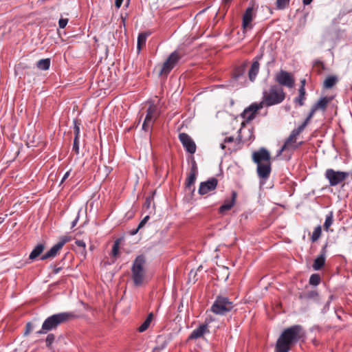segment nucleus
Returning a JSON list of instances; mask_svg holds the SVG:
<instances>
[{
	"label": "nucleus",
	"mask_w": 352,
	"mask_h": 352,
	"mask_svg": "<svg viewBox=\"0 0 352 352\" xmlns=\"http://www.w3.org/2000/svg\"><path fill=\"white\" fill-rule=\"evenodd\" d=\"M234 307L233 302L227 297L218 296L211 307V311L217 315H225Z\"/></svg>",
	"instance_id": "nucleus-5"
},
{
	"label": "nucleus",
	"mask_w": 352,
	"mask_h": 352,
	"mask_svg": "<svg viewBox=\"0 0 352 352\" xmlns=\"http://www.w3.org/2000/svg\"><path fill=\"white\" fill-rule=\"evenodd\" d=\"M151 197H147L146 199L145 205L146 206L147 208L149 207V206L151 204Z\"/></svg>",
	"instance_id": "nucleus-51"
},
{
	"label": "nucleus",
	"mask_w": 352,
	"mask_h": 352,
	"mask_svg": "<svg viewBox=\"0 0 352 352\" xmlns=\"http://www.w3.org/2000/svg\"><path fill=\"white\" fill-rule=\"evenodd\" d=\"M317 63L319 64L322 68H324V65L322 62L318 61Z\"/></svg>",
	"instance_id": "nucleus-58"
},
{
	"label": "nucleus",
	"mask_w": 352,
	"mask_h": 352,
	"mask_svg": "<svg viewBox=\"0 0 352 352\" xmlns=\"http://www.w3.org/2000/svg\"><path fill=\"white\" fill-rule=\"evenodd\" d=\"M54 340H55V336H54V334H52V333L48 334L45 339L46 346L47 347H50L52 344L54 342Z\"/></svg>",
	"instance_id": "nucleus-37"
},
{
	"label": "nucleus",
	"mask_w": 352,
	"mask_h": 352,
	"mask_svg": "<svg viewBox=\"0 0 352 352\" xmlns=\"http://www.w3.org/2000/svg\"><path fill=\"white\" fill-rule=\"evenodd\" d=\"M333 212L332 211L329 212V214L326 215L325 221L323 225L324 229L326 231H329L330 226L333 224Z\"/></svg>",
	"instance_id": "nucleus-30"
},
{
	"label": "nucleus",
	"mask_w": 352,
	"mask_h": 352,
	"mask_svg": "<svg viewBox=\"0 0 352 352\" xmlns=\"http://www.w3.org/2000/svg\"><path fill=\"white\" fill-rule=\"evenodd\" d=\"M206 333H209L208 324H201L192 331L188 339L196 340L200 338Z\"/></svg>",
	"instance_id": "nucleus-18"
},
{
	"label": "nucleus",
	"mask_w": 352,
	"mask_h": 352,
	"mask_svg": "<svg viewBox=\"0 0 352 352\" xmlns=\"http://www.w3.org/2000/svg\"><path fill=\"white\" fill-rule=\"evenodd\" d=\"M310 120H311V118H309V117H307L305 119V120L296 129L298 130L300 133H302L303 131V130L305 129V128L307 126V125Z\"/></svg>",
	"instance_id": "nucleus-40"
},
{
	"label": "nucleus",
	"mask_w": 352,
	"mask_h": 352,
	"mask_svg": "<svg viewBox=\"0 0 352 352\" xmlns=\"http://www.w3.org/2000/svg\"><path fill=\"white\" fill-rule=\"evenodd\" d=\"M119 248H120V239H117L114 241V243L112 247L111 255L113 257H117L119 254Z\"/></svg>",
	"instance_id": "nucleus-34"
},
{
	"label": "nucleus",
	"mask_w": 352,
	"mask_h": 352,
	"mask_svg": "<svg viewBox=\"0 0 352 352\" xmlns=\"http://www.w3.org/2000/svg\"><path fill=\"white\" fill-rule=\"evenodd\" d=\"M338 82V78L336 76H329L324 81V87L326 89L332 88Z\"/></svg>",
	"instance_id": "nucleus-28"
},
{
	"label": "nucleus",
	"mask_w": 352,
	"mask_h": 352,
	"mask_svg": "<svg viewBox=\"0 0 352 352\" xmlns=\"http://www.w3.org/2000/svg\"><path fill=\"white\" fill-rule=\"evenodd\" d=\"M259 65L258 60H255L252 63L248 73L249 78L251 81H254L255 80L259 71Z\"/></svg>",
	"instance_id": "nucleus-24"
},
{
	"label": "nucleus",
	"mask_w": 352,
	"mask_h": 352,
	"mask_svg": "<svg viewBox=\"0 0 352 352\" xmlns=\"http://www.w3.org/2000/svg\"><path fill=\"white\" fill-rule=\"evenodd\" d=\"M302 334V329L300 325H293L287 328L278 338L275 351L289 352L291 347L300 340Z\"/></svg>",
	"instance_id": "nucleus-1"
},
{
	"label": "nucleus",
	"mask_w": 352,
	"mask_h": 352,
	"mask_svg": "<svg viewBox=\"0 0 352 352\" xmlns=\"http://www.w3.org/2000/svg\"><path fill=\"white\" fill-rule=\"evenodd\" d=\"M69 236H62L60 241L54 245L49 251L41 257V260H46L51 258H54L58 254V252L63 248L64 245L69 241Z\"/></svg>",
	"instance_id": "nucleus-11"
},
{
	"label": "nucleus",
	"mask_w": 352,
	"mask_h": 352,
	"mask_svg": "<svg viewBox=\"0 0 352 352\" xmlns=\"http://www.w3.org/2000/svg\"><path fill=\"white\" fill-rule=\"evenodd\" d=\"M300 133L294 129L286 139L284 144L279 150L278 155H280L285 151H294L303 144V142H297V137Z\"/></svg>",
	"instance_id": "nucleus-9"
},
{
	"label": "nucleus",
	"mask_w": 352,
	"mask_h": 352,
	"mask_svg": "<svg viewBox=\"0 0 352 352\" xmlns=\"http://www.w3.org/2000/svg\"><path fill=\"white\" fill-rule=\"evenodd\" d=\"M149 219V216H146L144 217V219L140 221V223L138 225V228H142L145 223L147 222V221Z\"/></svg>",
	"instance_id": "nucleus-45"
},
{
	"label": "nucleus",
	"mask_w": 352,
	"mask_h": 352,
	"mask_svg": "<svg viewBox=\"0 0 352 352\" xmlns=\"http://www.w3.org/2000/svg\"><path fill=\"white\" fill-rule=\"evenodd\" d=\"M197 174V167L195 162H193L192 168L190 169V172L186 179V187L190 189L191 186L195 184L196 180V177Z\"/></svg>",
	"instance_id": "nucleus-20"
},
{
	"label": "nucleus",
	"mask_w": 352,
	"mask_h": 352,
	"mask_svg": "<svg viewBox=\"0 0 352 352\" xmlns=\"http://www.w3.org/2000/svg\"><path fill=\"white\" fill-rule=\"evenodd\" d=\"M262 108L263 107L260 102H254L244 109L241 116L245 122H250L255 118L257 111Z\"/></svg>",
	"instance_id": "nucleus-12"
},
{
	"label": "nucleus",
	"mask_w": 352,
	"mask_h": 352,
	"mask_svg": "<svg viewBox=\"0 0 352 352\" xmlns=\"http://www.w3.org/2000/svg\"><path fill=\"white\" fill-rule=\"evenodd\" d=\"M333 298V296H330L329 297V300L327 302L326 305H324V307H323L322 310V312L323 314H325L329 309V305H330V302H331V300Z\"/></svg>",
	"instance_id": "nucleus-43"
},
{
	"label": "nucleus",
	"mask_w": 352,
	"mask_h": 352,
	"mask_svg": "<svg viewBox=\"0 0 352 352\" xmlns=\"http://www.w3.org/2000/svg\"><path fill=\"white\" fill-rule=\"evenodd\" d=\"M45 249V245L43 243L36 245L29 255V259L34 261L41 254Z\"/></svg>",
	"instance_id": "nucleus-23"
},
{
	"label": "nucleus",
	"mask_w": 352,
	"mask_h": 352,
	"mask_svg": "<svg viewBox=\"0 0 352 352\" xmlns=\"http://www.w3.org/2000/svg\"><path fill=\"white\" fill-rule=\"evenodd\" d=\"M312 1L313 0H302V3L305 6H308V5H309L311 3Z\"/></svg>",
	"instance_id": "nucleus-52"
},
{
	"label": "nucleus",
	"mask_w": 352,
	"mask_h": 352,
	"mask_svg": "<svg viewBox=\"0 0 352 352\" xmlns=\"http://www.w3.org/2000/svg\"><path fill=\"white\" fill-rule=\"evenodd\" d=\"M50 66V59L43 58L36 63V67L41 70H47Z\"/></svg>",
	"instance_id": "nucleus-29"
},
{
	"label": "nucleus",
	"mask_w": 352,
	"mask_h": 352,
	"mask_svg": "<svg viewBox=\"0 0 352 352\" xmlns=\"http://www.w3.org/2000/svg\"><path fill=\"white\" fill-rule=\"evenodd\" d=\"M220 147H221V149H225L226 146H225V144L223 143H222V144H221Z\"/></svg>",
	"instance_id": "nucleus-57"
},
{
	"label": "nucleus",
	"mask_w": 352,
	"mask_h": 352,
	"mask_svg": "<svg viewBox=\"0 0 352 352\" xmlns=\"http://www.w3.org/2000/svg\"><path fill=\"white\" fill-rule=\"evenodd\" d=\"M327 247V244L322 247L320 254L314 260L313 268L315 270H320L324 266L326 259Z\"/></svg>",
	"instance_id": "nucleus-17"
},
{
	"label": "nucleus",
	"mask_w": 352,
	"mask_h": 352,
	"mask_svg": "<svg viewBox=\"0 0 352 352\" xmlns=\"http://www.w3.org/2000/svg\"><path fill=\"white\" fill-rule=\"evenodd\" d=\"M305 88H299V96L294 100L295 102L298 103L299 106H302L304 104V100H305Z\"/></svg>",
	"instance_id": "nucleus-31"
},
{
	"label": "nucleus",
	"mask_w": 352,
	"mask_h": 352,
	"mask_svg": "<svg viewBox=\"0 0 352 352\" xmlns=\"http://www.w3.org/2000/svg\"><path fill=\"white\" fill-rule=\"evenodd\" d=\"M179 139L187 152L193 154L196 151V144L192 139L186 133H181Z\"/></svg>",
	"instance_id": "nucleus-13"
},
{
	"label": "nucleus",
	"mask_w": 352,
	"mask_h": 352,
	"mask_svg": "<svg viewBox=\"0 0 352 352\" xmlns=\"http://www.w3.org/2000/svg\"><path fill=\"white\" fill-rule=\"evenodd\" d=\"M322 232V228L320 226H318L314 228V230L311 235V241L313 242L316 241L320 236Z\"/></svg>",
	"instance_id": "nucleus-32"
},
{
	"label": "nucleus",
	"mask_w": 352,
	"mask_h": 352,
	"mask_svg": "<svg viewBox=\"0 0 352 352\" xmlns=\"http://www.w3.org/2000/svg\"><path fill=\"white\" fill-rule=\"evenodd\" d=\"M61 270H62V267H55L54 270V273L56 274L59 273Z\"/></svg>",
	"instance_id": "nucleus-53"
},
{
	"label": "nucleus",
	"mask_w": 352,
	"mask_h": 352,
	"mask_svg": "<svg viewBox=\"0 0 352 352\" xmlns=\"http://www.w3.org/2000/svg\"><path fill=\"white\" fill-rule=\"evenodd\" d=\"M285 98L283 89L277 85H271L263 92L262 100L260 103L263 107H271L281 103Z\"/></svg>",
	"instance_id": "nucleus-2"
},
{
	"label": "nucleus",
	"mask_w": 352,
	"mask_h": 352,
	"mask_svg": "<svg viewBox=\"0 0 352 352\" xmlns=\"http://www.w3.org/2000/svg\"><path fill=\"white\" fill-rule=\"evenodd\" d=\"M153 318V313H150L143 323L138 327V330L139 332L145 331L151 324V322Z\"/></svg>",
	"instance_id": "nucleus-26"
},
{
	"label": "nucleus",
	"mask_w": 352,
	"mask_h": 352,
	"mask_svg": "<svg viewBox=\"0 0 352 352\" xmlns=\"http://www.w3.org/2000/svg\"><path fill=\"white\" fill-rule=\"evenodd\" d=\"M75 243L76 244L77 246L82 248L83 249V251H85L86 244L83 241L77 240L76 241Z\"/></svg>",
	"instance_id": "nucleus-44"
},
{
	"label": "nucleus",
	"mask_w": 352,
	"mask_h": 352,
	"mask_svg": "<svg viewBox=\"0 0 352 352\" xmlns=\"http://www.w3.org/2000/svg\"><path fill=\"white\" fill-rule=\"evenodd\" d=\"M68 23V19L61 18L58 21V25L60 28H65Z\"/></svg>",
	"instance_id": "nucleus-41"
},
{
	"label": "nucleus",
	"mask_w": 352,
	"mask_h": 352,
	"mask_svg": "<svg viewBox=\"0 0 352 352\" xmlns=\"http://www.w3.org/2000/svg\"><path fill=\"white\" fill-rule=\"evenodd\" d=\"M181 56L177 51L172 52L166 60V61L162 64L159 72V75L167 76L168 74L177 64Z\"/></svg>",
	"instance_id": "nucleus-8"
},
{
	"label": "nucleus",
	"mask_w": 352,
	"mask_h": 352,
	"mask_svg": "<svg viewBox=\"0 0 352 352\" xmlns=\"http://www.w3.org/2000/svg\"><path fill=\"white\" fill-rule=\"evenodd\" d=\"M329 99L327 97L321 98L313 107L316 109L324 110L329 102Z\"/></svg>",
	"instance_id": "nucleus-27"
},
{
	"label": "nucleus",
	"mask_w": 352,
	"mask_h": 352,
	"mask_svg": "<svg viewBox=\"0 0 352 352\" xmlns=\"http://www.w3.org/2000/svg\"><path fill=\"white\" fill-rule=\"evenodd\" d=\"M320 282V276L317 274H314L310 276L309 284L311 285L316 286Z\"/></svg>",
	"instance_id": "nucleus-35"
},
{
	"label": "nucleus",
	"mask_w": 352,
	"mask_h": 352,
	"mask_svg": "<svg viewBox=\"0 0 352 352\" xmlns=\"http://www.w3.org/2000/svg\"><path fill=\"white\" fill-rule=\"evenodd\" d=\"M74 317L72 313L62 312L47 318L43 324L41 329L36 331V334H45L48 331L55 330L60 324L68 321Z\"/></svg>",
	"instance_id": "nucleus-3"
},
{
	"label": "nucleus",
	"mask_w": 352,
	"mask_h": 352,
	"mask_svg": "<svg viewBox=\"0 0 352 352\" xmlns=\"http://www.w3.org/2000/svg\"><path fill=\"white\" fill-rule=\"evenodd\" d=\"M252 8H248L243 16V24L242 27L243 31H245L248 28H251V22L252 21Z\"/></svg>",
	"instance_id": "nucleus-22"
},
{
	"label": "nucleus",
	"mask_w": 352,
	"mask_h": 352,
	"mask_svg": "<svg viewBox=\"0 0 352 352\" xmlns=\"http://www.w3.org/2000/svg\"><path fill=\"white\" fill-rule=\"evenodd\" d=\"M70 172H71V170H68L65 173V175H63V177L62 178L60 183H63L64 181L66 180L69 177V176L70 175Z\"/></svg>",
	"instance_id": "nucleus-46"
},
{
	"label": "nucleus",
	"mask_w": 352,
	"mask_h": 352,
	"mask_svg": "<svg viewBox=\"0 0 352 352\" xmlns=\"http://www.w3.org/2000/svg\"><path fill=\"white\" fill-rule=\"evenodd\" d=\"M149 34V32H142L139 34L137 41V49L138 52H140L142 47L146 44L147 37Z\"/></svg>",
	"instance_id": "nucleus-25"
},
{
	"label": "nucleus",
	"mask_w": 352,
	"mask_h": 352,
	"mask_svg": "<svg viewBox=\"0 0 352 352\" xmlns=\"http://www.w3.org/2000/svg\"><path fill=\"white\" fill-rule=\"evenodd\" d=\"M78 221V217H76L72 223V228H74V226H76L77 222Z\"/></svg>",
	"instance_id": "nucleus-54"
},
{
	"label": "nucleus",
	"mask_w": 352,
	"mask_h": 352,
	"mask_svg": "<svg viewBox=\"0 0 352 352\" xmlns=\"http://www.w3.org/2000/svg\"><path fill=\"white\" fill-rule=\"evenodd\" d=\"M236 199V192L233 191L232 192V197L230 199H226L222 206L219 208V212L224 213L225 212L230 210L234 205Z\"/></svg>",
	"instance_id": "nucleus-21"
},
{
	"label": "nucleus",
	"mask_w": 352,
	"mask_h": 352,
	"mask_svg": "<svg viewBox=\"0 0 352 352\" xmlns=\"http://www.w3.org/2000/svg\"><path fill=\"white\" fill-rule=\"evenodd\" d=\"M316 111L317 110L314 107H312L307 117H309V118L311 119V118L314 116V115Z\"/></svg>",
	"instance_id": "nucleus-48"
},
{
	"label": "nucleus",
	"mask_w": 352,
	"mask_h": 352,
	"mask_svg": "<svg viewBox=\"0 0 352 352\" xmlns=\"http://www.w3.org/2000/svg\"><path fill=\"white\" fill-rule=\"evenodd\" d=\"M140 228H138V227L135 229H133V230H131L130 231V234L131 235H135L138 233V230H140Z\"/></svg>",
	"instance_id": "nucleus-50"
},
{
	"label": "nucleus",
	"mask_w": 352,
	"mask_h": 352,
	"mask_svg": "<svg viewBox=\"0 0 352 352\" xmlns=\"http://www.w3.org/2000/svg\"><path fill=\"white\" fill-rule=\"evenodd\" d=\"M270 154L265 148H261L252 154V160L256 164L270 162Z\"/></svg>",
	"instance_id": "nucleus-14"
},
{
	"label": "nucleus",
	"mask_w": 352,
	"mask_h": 352,
	"mask_svg": "<svg viewBox=\"0 0 352 352\" xmlns=\"http://www.w3.org/2000/svg\"><path fill=\"white\" fill-rule=\"evenodd\" d=\"M123 0H115V6L116 8H120L122 4Z\"/></svg>",
	"instance_id": "nucleus-47"
},
{
	"label": "nucleus",
	"mask_w": 352,
	"mask_h": 352,
	"mask_svg": "<svg viewBox=\"0 0 352 352\" xmlns=\"http://www.w3.org/2000/svg\"><path fill=\"white\" fill-rule=\"evenodd\" d=\"M271 170V162L257 164L256 172L263 184L270 177Z\"/></svg>",
	"instance_id": "nucleus-15"
},
{
	"label": "nucleus",
	"mask_w": 352,
	"mask_h": 352,
	"mask_svg": "<svg viewBox=\"0 0 352 352\" xmlns=\"http://www.w3.org/2000/svg\"><path fill=\"white\" fill-rule=\"evenodd\" d=\"M74 137L79 138L80 135V123L78 120H74Z\"/></svg>",
	"instance_id": "nucleus-38"
},
{
	"label": "nucleus",
	"mask_w": 352,
	"mask_h": 352,
	"mask_svg": "<svg viewBox=\"0 0 352 352\" xmlns=\"http://www.w3.org/2000/svg\"><path fill=\"white\" fill-rule=\"evenodd\" d=\"M130 3V0H126V3L124 5L125 8H128Z\"/></svg>",
	"instance_id": "nucleus-56"
},
{
	"label": "nucleus",
	"mask_w": 352,
	"mask_h": 352,
	"mask_svg": "<svg viewBox=\"0 0 352 352\" xmlns=\"http://www.w3.org/2000/svg\"><path fill=\"white\" fill-rule=\"evenodd\" d=\"M290 0H276V6L278 10L286 8L289 4Z\"/></svg>",
	"instance_id": "nucleus-33"
},
{
	"label": "nucleus",
	"mask_w": 352,
	"mask_h": 352,
	"mask_svg": "<svg viewBox=\"0 0 352 352\" xmlns=\"http://www.w3.org/2000/svg\"><path fill=\"white\" fill-rule=\"evenodd\" d=\"M305 82H306V80L305 79L301 80V81H300V83H301L300 87L305 88Z\"/></svg>",
	"instance_id": "nucleus-55"
},
{
	"label": "nucleus",
	"mask_w": 352,
	"mask_h": 352,
	"mask_svg": "<svg viewBox=\"0 0 352 352\" xmlns=\"http://www.w3.org/2000/svg\"><path fill=\"white\" fill-rule=\"evenodd\" d=\"M233 141H234L233 137H228V138H225L224 143H230V142H232Z\"/></svg>",
	"instance_id": "nucleus-49"
},
{
	"label": "nucleus",
	"mask_w": 352,
	"mask_h": 352,
	"mask_svg": "<svg viewBox=\"0 0 352 352\" xmlns=\"http://www.w3.org/2000/svg\"><path fill=\"white\" fill-rule=\"evenodd\" d=\"M244 73V69L242 67L236 68L234 72V77L239 79Z\"/></svg>",
	"instance_id": "nucleus-39"
},
{
	"label": "nucleus",
	"mask_w": 352,
	"mask_h": 352,
	"mask_svg": "<svg viewBox=\"0 0 352 352\" xmlns=\"http://www.w3.org/2000/svg\"><path fill=\"white\" fill-rule=\"evenodd\" d=\"M218 181L216 178H210L208 181L201 182L199 186V192L201 195H205L208 192L213 190L217 186Z\"/></svg>",
	"instance_id": "nucleus-16"
},
{
	"label": "nucleus",
	"mask_w": 352,
	"mask_h": 352,
	"mask_svg": "<svg viewBox=\"0 0 352 352\" xmlns=\"http://www.w3.org/2000/svg\"><path fill=\"white\" fill-rule=\"evenodd\" d=\"M337 317L338 319H340V316L339 315H337Z\"/></svg>",
	"instance_id": "nucleus-59"
},
{
	"label": "nucleus",
	"mask_w": 352,
	"mask_h": 352,
	"mask_svg": "<svg viewBox=\"0 0 352 352\" xmlns=\"http://www.w3.org/2000/svg\"><path fill=\"white\" fill-rule=\"evenodd\" d=\"M145 263L146 258L142 254L138 256L133 263L131 277L134 285L137 287L142 285L144 283L146 276Z\"/></svg>",
	"instance_id": "nucleus-4"
},
{
	"label": "nucleus",
	"mask_w": 352,
	"mask_h": 352,
	"mask_svg": "<svg viewBox=\"0 0 352 352\" xmlns=\"http://www.w3.org/2000/svg\"><path fill=\"white\" fill-rule=\"evenodd\" d=\"M275 81L279 86H284L288 88H293L295 85V80L293 76L288 72L280 70L275 74Z\"/></svg>",
	"instance_id": "nucleus-10"
},
{
	"label": "nucleus",
	"mask_w": 352,
	"mask_h": 352,
	"mask_svg": "<svg viewBox=\"0 0 352 352\" xmlns=\"http://www.w3.org/2000/svg\"><path fill=\"white\" fill-rule=\"evenodd\" d=\"M349 176V172L335 170L332 168H327L324 173L325 178L329 181V186H336L344 181Z\"/></svg>",
	"instance_id": "nucleus-6"
},
{
	"label": "nucleus",
	"mask_w": 352,
	"mask_h": 352,
	"mask_svg": "<svg viewBox=\"0 0 352 352\" xmlns=\"http://www.w3.org/2000/svg\"><path fill=\"white\" fill-rule=\"evenodd\" d=\"M299 298L304 300H313L317 302L319 300V294L316 289L307 290L300 293Z\"/></svg>",
	"instance_id": "nucleus-19"
},
{
	"label": "nucleus",
	"mask_w": 352,
	"mask_h": 352,
	"mask_svg": "<svg viewBox=\"0 0 352 352\" xmlns=\"http://www.w3.org/2000/svg\"><path fill=\"white\" fill-rule=\"evenodd\" d=\"M79 138L74 137V143L72 146V151H74L76 154H79L80 147H79Z\"/></svg>",
	"instance_id": "nucleus-36"
},
{
	"label": "nucleus",
	"mask_w": 352,
	"mask_h": 352,
	"mask_svg": "<svg viewBox=\"0 0 352 352\" xmlns=\"http://www.w3.org/2000/svg\"><path fill=\"white\" fill-rule=\"evenodd\" d=\"M159 116L160 111L157 107L154 104H151L146 111V115L142 126V130L146 132L150 131Z\"/></svg>",
	"instance_id": "nucleus-7"
},
{
	"label": "nucleus",
	"mask_w": 352,
	"mask_h": 352,
	"mask_svg": "<svg viewBox=\"0 0 352 352\" xmlns=\"http://www.w3.org/2000/svg\"><path fill=\"white\" fill-rule=\"evenodd\" d=\"M34 329V325L31 322H28L26 324V328L24 334H29Z\"/></svg>",
	"instance_id": "nucleus-42"
}]
</instances>
